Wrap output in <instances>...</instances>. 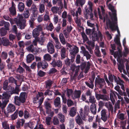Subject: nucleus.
<instances>
[{
    "mask_svg": "<svg viewBox=\"0 0 129 129\" xmlns=\"http://www.w3.org/2000/svg\"><path fill=\"white\" fill-rule=\"evenodd\" d=\"M15 106L11 104H9L7 108V110L8 113H12L15 110Z\"/></svg>",
    "mask_w": 129,
    "mask_h": 129,
    "instance_id": "a211bd4d",
    "label": "nucleus"
},
{
    "mask_svg": "<svg viewBox=\"0 0 129 129\" xmlns=\"http://www.w3.org/2000/svg\"><path fill=\"white\" fill-rule=\"evenodd\" d=\"M106 83L105 80L104 78H96L95 81V84L99 88H102Z\"/></svg>",
    "mask_w": 129,
    "mask_h": 129,
    "instance_id": "423d86ee",
    "label": "nucleus"
},
{
    "mask_svg": "<svg viewBox=\"0 0 129 129\" xmlns=\"http://www.w3.org/2000/svg\"><path fill=\"white\" fill-rule=\"evenodd\" d=\"M44 105L45 106L46 109V113L47 114H49V113L51 111V105L49 102L47 101L44 102Z\"/></svg>",
    "mask_w": 129,
    "mask_h": 129,
    "instance_id": "6ab92c4d",
    "label": "nucleus"
},
{
    "mask_svg": "<svg viewBox=\"0 0 129 129\" xmlns=\"http://www.w3.org/2000/svg\"><path fill=\"white\" fill-rule=\"evenodd\" d=\"M47 50L48 52L50 54L54 53L55 50L53 44L50 42H49L47 45Z\"/></svg>",
    "mask_w": 129,
    "mask_h": 129,
    "instance_id": "2eb2a0df",
    "label": "nucleus"
},
{
    "mask_svg": "<svg viewBox=\"0 0 129 129\" xmlns=\"http://www.w3.org/2000/svg\"><path fill=\"white\" fill-rule=\"evenodd\" d=\"M30 10L33 13H38V8L37 6L34 4H33L32 5Z\"/></svg>",
    "mask_w": 129,
    "mask_h": 129,
    "instance_id": "473e14b6",
    "label": "nucleus"
},
{
    "mask_svg": "<svg viewBox=\"0 0 129 129\" xmlns=\"http://www.w3.org/2000/svg\"><path fill=\"white\" fill-rule=\"evenodd\" d=\"M44 60L49 61L51 59V56L49 54L47 53L44 55Z\"/></svg>",
    "mask_w": 129,
    "mask_h": 129,
    "instance_id": "58836bf2",
    "label": "nucleus"
},
{
    "mask_svg": "<svg viewBox=\"0 0 129 129\" xmlns=\"http://www.w3.org/2000/svg\"><path fill=\"white\" fill-rule=\"evenodd\" d=\"M80 66H77L75 65H72L71 67V69L73 72H75V73L74 75V76L76 77L78 75V72L79 70Z\"/></svg>",
    "mask_w": 129,
    "mask_h": 129,
    "instance_id": "dca6fc26",
    "label": "nucleus"
},
{
    "mask_svg": "<svg viewBox=\"0 0 129 129\" xmlns=\"http://www.w3.org/2000/svg\"><path fill=\"white\" fill-rule=\"evenodd\" d=\"M30 116L29 112L26 110H25L24 111V117L25 119H27Z\"/></svg>",
    "mask_w": 129,
    "mask_h": 129,
    "instance_id": "3c124183",
    "label": "nucleus"
},
{
    "mask_svg": "<svg viewBox=\"0 0 129 129\" xmlns=\"http://www.w3.org/2000/svg\"><path fill=\"white\" fill-rule=\"evenodd\" d=\"M106 26L107 28L109 27L112 31L117 30L118 34L120 35V32L119 31L117 25H116L117 24V21H115L113 20L111 21L110 19H108L107 16Z\"/></svg>",
    "mask_w": 129,
    "mask_h": 129,
    "instance_id": "20e7f679",
    "label": "nucleus"
},
{
    "mask_svg": "<svg viewBox=\"0 0 129 129\" xmlns=\"http://www.w3.org/2000/svg\"><path fill=\"white\" fill-rule=\"evenodd\" d=\"M39 10L40 12L42 13L44 12L45 10V4H40L39 5Z\"/></svg>",
    "mask_w": 129,
    "mask_h": 129,
    "instance_id": "2f4dec72",
    "label": "nucleus"
},
{
    "mask_svg": "<svg viewBox=\"0 0 129 129\" xmlns=\"http://www.w3.org/2000/svg\"><path fill=\"white\" fill-rule=\"evenodd\" d=\"M92 40L94 41H95L99 40L97 32L95 31H92Z\"/></svg>",
    "mask_w": 129,
    "mask_h": 129,
    "instance_id": "5701e85b",
    "label": "nucleus"
},
{
    "mask_svg": "<svg viewBox=\"0 0 129 129\" xmlns=\"http://www.w3.org/2000/svg\"><path fill=\"white\" fill-rule=\"evenodd\" d=\"M85 2V0H76L75 5L77 7L80 6L81 7H82Z\"/></svg>",
    "mask_w": 129,
    "mask_h": 129,
    "instance_id": "393cba45",
    "label": "nucleus"
},
{
    "mask_svg": "<svg viewBox=\"0 0 129 129\" xmlns=\"http://www.w3.org/2000/svg\"><path fill=\"white\" fill-rule=\"evenodd\" d=\"M2 125L4 129H10L9 124L7 121H4L2 122Z\"/></svg>",
    "mask_w": 129,
    "mask_h": 129,
    "instance_id": "7c9ffc66",
    "label": "nucleus"
},
{
    "mask_svg": "<svg viewBox=\"0 0 129 129\" xmlns=\"http://www.w3.org/2000/svg\"><path fill=\"white\" fill-rule=\"evenodd\" d=\"M23 15L24 18H27L29 17L30 15V14L28 9H25V11H24Z\"/></svg>",
    "mask_w": 129,
    "mask_h": 129,
    "instance_id": "37998d69",
    "label": "nucleus"
},
{
    "mask_svg": "<svg viewBox=\"0 0 129 129\" xmlns=\"http://www.w3.org/2000/svg\"><path fill=\"white\" fill-rule=\"evenodd\" d=\"M18 8L20 12H23L25 8L24 4L22 2H19L18 5Z\"/></svg>",
    "mask_w": 129,
    "mask_h": 129,
    "instance_id": "c756f323",
    "label": "nucleus"
},
{
    "mask_svg": "<svg viewBox=\"0 0 129 129\" xmlns=\"http://www.w3.org/2000/svg\"><path fill=\"white\" fill-rule=\"evenodd\" d=\"M53 26L52 24V23H51L49 24V25L47 27V29L50 31H52V30L53 29Z\"/></svg>",
    "mask_w": 129,
    "mask_h": 129,
    "instance_id": "052dcab7",
    "label": "nucleus"
},
{
    "mask_svg": "<svg viewBox=\"0 0 129 129\" xmlns=\"http://www.w3.org/2000/svg\"><path fill=\"white\" fill-rule=\"evenodd\" d=\"M27 50L35 55H37L39 53V49L36 47H34L33 45L29 46L27 48Z\"/></svg>",
    "mask_w": 129,
    "mask_h": 129,
    "instance_id": "1a4fd4ad",
    "label": "nucleus"
},
{
    "mask_svg": "<svg viewBox=\"0 0 129 129\" xmlns=\"http://www.w3.org/2000/svg\"><path fill=\"white\" fill-rule=\"evenodd\" d=\"M8 80L9 83H14L16 84V80L12 77H9V78Z\"/></svg>",
    "mask_w": 129,
    "mask_h": 129,
    "instance_id": "864d4df0",
    "label": "nucleus"
},
{
    "mask_svg": "<svg viewBox=\"0 0 129 129\" xmlns=\"http://www.w3.org/2000/svg\"><path fill=\"white\" fill-rule=\"evenodd\" d=\"M24 71V69L21 66H19L18 68L17 69V72L21 74L23 73Z\"/></svg>",
    "mask_w": 129,
    "mask_h": 129,
    "instance_id": "69168bd1",
    "label": "nucleus"
},
{
    "mask_svg": "<svg viewBox=\"0 0 129 129\" xmlns=\"http://www.w3.org/2000/svg\"><path fill=\"white\" fill-rule=\"evenodd\" d=\"M120 101L118 100L117 102L115 103V111L117 109H118L120 108Z\"/></svg>",
    "mask_w": 129,
    "mask_h": 129,
    "instance_id": "6e6d98bb",
    "label": "nucleus"
},
{
    "mask_svg": "<svg viewBox=\"0 0 129 129\" xmlns=\"http://www.w3.org/2000/svg\"><path fill=\"white\" fill-rule=\"evenodd\" d=\"M92 9H90V8H88L86 10V13L85 14V16L86 19H87L89 15L92 13Z\"/></svg>",
    "mask_w": 129,
    "mask_h": 129,
    "instance_id": "e433bc0d",
    "label": "nucleus"
},
{
    "mask_svg": "<svg viewBox=\"0 0 129 129\" xmlns=\"http://www.w3.org/2000/svg\"><path fill=\"white\" fill-rule=\"evenodd\" d=\"M59 38L61 43L63 45H65L66 43V41L62 34H60Z\"/></svg>",
    "mask_w": 129,
    "mask_h": 129,
    "instance_id": "c85d7f7f",
    "label": "nucleus"
},
{
    "mask_svg": "<svg viewBox=\"0 0 129 129\" xmlns=\"http://www.w3.org/2000/svg\"><path fill=\"white\" fill-rule=\"evenodd\" d=\"M37 66L38 69L41 68L43 69H44L48 67V64L46 61L43 60L38 62L37 64Z\"/></svg>",
    "mask_w": 129,
    "mask_h": 129,
    "instance_id": "f8f14e48",
    "label": "nucleus"
},
{
    "mask_svg": "<svg viewBox=\"0 0 129 129\" xmlns=\"http://www.w3.org/2000/svg\"><path fill=\"white\" fill-rule=\"evenodd\" d=\"M42 30V29L41 27H38V28H35L33 31V36L38 41H39L38 37L40 34V31Z\"/></svg>",
    "mask_w": 129,
    "mask_h": 129,
    "instance_id": "9b49d317",
    "label": "nucleus"
},
{
    "mask_svg": "<svg viewBox=\"0 0 129 129\" xmlns=\"http://www.w3.org/2000/svg\"><path fill=\"white\" fill-rule=\"evenodd\" d=\"M90 111L92 113L95 114L96 112V106L95 104H93L90 106Z\"/></svg>",
    "mask_w": 129,
    "mask_h": 129,
    "instance_id": "cd10ccee",
    "label": "nucleus"
},
{
    "mask_svg": "<svg viewBox=\"0 0 129 129\" xmlns=\"http://www.w3.org/2000/svg\"><path fill=\"white\" fill-rule=\"evenodd\" d=\"M61 97L62 99V102L64 104H66L67 102V99L65 96V94L63 93L61 95Z\"/></svg>",
    "mask_w": 129,
    "mask_h": 129,
    "instance_id": "774afa93",
    "label": "nucleus"
},
{
    "mask_svg": "<svg viewBox=\"0 0 129 129\" xmlns=\"http://www.w3.org/2000/svg\"><path fill=\"white\" fill-rule=\"evenodd\" d=\"M118 35H117L116 37L115 38L114 41L115 43L119 47H120L121 46V45L120 43V41L118 38Z\"/></svg>",
    "mask_w": 129,
    "mask_h": 129,
    "instance_id": "79ce46f5",
    "label": "nucleus"
},
{
    "mask_svg": "<svg viewBox=\"0 0 129 129\" xmlns=\"http://www.w3.org/2000/svg\"><path fill=\"white\" fill-rule=\"evenodd\" d=\"M101 113V119L104 122H106L109 116V115L108 116L107 114L106 110L104 109H103Z\"/></svg>",
    "mask_w": 129,
    "mask_h": 129,
    "instance_id": "ddd939ff",
    "label": "nucleus"
},
{
    "mask_svg": "<svg viewBox=\"0 0 129 129\" xmlns=\"http://www.w3.org/2000/svg\"><path fill=\"white\" fill-rule=\"evenodd\" d=\"M54 103L55 106L59 108L61 106L60 99L59 97H57L54 101Z\"/></svg>",
    "mask_w": 129,
    "mask_h": 129,
    "instance_id": "4be33fe9",
    "label": "nucleus"
},
{
    "mask_svg": "<svg viewBox=\"0 0 129 129\" xmlns=\"http://www.w3.org/2000/svg\"><path fill=\"white\" fill-rule=\"evenodd\" d=\"M4 27H2L0 29V33L2 36H4L6 35L7 30Z\"/></svg>",
    "mask_w": 129,
    "mask_h": 129,
    "instance_id": "a19ab883",
    "label": "nucleus"
},
{
    "mask_svg": "<svg viewBox=\"0 0 129 129\" xmlns=\"http://www.w3.org/2000/svg\"><path fill=\"white\" fill-rule=\"evenodd\" d=\"M59 120L57 118L54 117L53 120V123L54 125H57L59 124Z\"/></svg>",
    "mask_w": 129,
    "mask_h": 129,
    "instance_id": "680f3d73",
    "label": "nucleus"
},
{
    "mask_svg": "<svg viewBox=\"0 0 129 129\" xmlns=\"http://www.w3.org/2000/svg\"><path fill=\"white\" fill-rule=\"evenodd\" d=\"M118 118L121 120H123L125 119L124 114L122 113H120L118 115Z\"/></svg>",
    "mask_w": 129,
    "mask_h": 129,
    "instance_id": "0e129e2a",
    "label": "nucleus"
},
{
    "mask_svg": "<svg viewBox=\"0 0 129 129\" xmlns=\"http://www.w3.org/2000/svg\"><path fill=\"white\" fill-rule=\"evenodd\" d=\"M57 71V70L54 68H53L50 70L48 73L50 75H52L54 74Z\"/></svg>",
    "mask_w": 129,
    "mask_h": 129,
    "instance_id": "a18cd8bd",
    "label": "nucleus"
},
{
    "mask_svg": "<svg viewBox=\"0 0 129 129\" xmlns=\"http://www.w3.org/2000/svg\"><path fill=\"white\" fill-rule=\"evenodd\" d=\"M67 104L68 107H70L74 105L73 102L71 100L68 99L67 101Z\"/></svg>",
    "mask_w": 129,
    "mask_h": 129,
    "instance_id": "bf43d9fd",
    "label": "nucleus"
},
{
    "mask_svg": "<svg viewBox=\"0 0 129 129\" xmlns=\"http://www.w3.org/2000/svg\"><path fill=\"white\" fill-rule=\"evenodd\" d=\"M84 56L86 57L87 60L90 59L91 55L89 53V52L86 50L84 47L82 46L81 47Z\"/></svg>",
    "mask_w": 129,
    "mask_h": 129,
    "instance_id": "aec40b11",
    "label": "nucleus"
},
{
    "mask_svg": "<svg viewBox=\"0 0 129 129\" xmlns=\"http://www.w3.org/2000/svg\"><path fill=\"white\" fill-rule=\"evenodd\" d=\"M3 45L5 46H9L10 47H13V44L10 42L9 40L5 38H0V45Z\"/></svg>",
    "mask_w": 129,
    "mask_h": 129,
    "instance_id": "6e6552de",
    "label": "nucleus"
},
{
    "mask_svg": "<svg viewBox=\"0 0 129 129\" xmlns=\"http://www.w3.org/2000/svg\"><path fill=\"white\" fill-rule=\"evenodd\" d=\"M81 35L83 39V42L84 43L88 40V38L84 32H82L81 33Z\"/></svg>",
    "mask_w": 129,
    "mask_h": 129,
    "instance_id": "ea45409f",
    "label": "nucleus"
},
{
    "mask_svg": "<svg viewBox=\"0 0 129 129\" xmlns=\"http://www.w3.org/2000/svg\"><path fill=\"white\" fill-rule=\"evenodd\" d=\"M50 63L54 67L57 66L58 67L61 68L62 66V62L59 59H57L55 61H52Z\"/></svg>",
    "mask_w": 129,
    "mask_h": 129,
    "instance_id": "4468645a",
    "label": "nucleus"
},
{
    "mask_svg": "<svg viewBox=\"0 0 129 129\" xmlns=\"http://www.w3.org/2000/svg\"><path fill=\"white\" fill-rule=\"evenodd\" d=\"M70 51L71 55H73V56H75L76 54L79 51V48L77 46H75L71 48Z\"/></svg>",
    "mask_w": 129,
    "mask_h": 129,
    "instance_id": "f3484780",
    "label": "nucleus"
},
{
    "mask_svg": "<svg viewBox=\"0 0 129 129\" xmlns=\"http://www.w3.org/2000/svg\"><path fill=\"white\" fill-rule=\"evenodd\" d=\"M62 48L61 49L60 54L61 59H63L65 58L66 57V51L64 47L62 46Z\"/></svg>",
    "mask_w": 129,
    "mask_h": 129,
    "instance_id": "bb28decb",
    "label": "nucleus"
},
{
    "mask_svg": "<svg viewBox=\"0 0 129 129\" xmlns=\"http://www.w3.org/2000/svg\"><path fill=\"white\" fill-rule=\"evenodd\" d=\"M27 98V94L26 92H22L20 94L19 96H16L14 97V103L17 106H20L21 104L24 103Z\"/></svg>",
    "mask_w": 129,
    "mask_h": 129,
    "instance_id": "7ed1b4c3",
    "label": "nucleus"
},
{
    "mask_svg": "<svg viewBox=\"0 0 129 129\" xmlns=\"http://www.w3.org/2000/svg\"><path fill=\"white\" fill-rule=\"evenodd\" d=\"M9 10L10 12V16H14L16 15V5L13 1L12 2L11 6L9 8Z\"/></svg>",
    "mask_w": 129,
    "mask_h": 129,
    "instance_id": "9d476101",
    "label": "nucleus"
},
{
    "mask_svg": "<svg viewBox=\"0 0 129 129\" xmlns=\"http://www.w3.org/2000/svg\"><path fill=\"white\" fill-rule=\"evenodd\" d=\"M34 59V57L31 54H28L26 57V62L27 63H29Z\"/></svg>",
    "mask_w": 129,
    "mask_h": 129,
    "instance_id": "b1692460",
    "label": "nucleus"
},
{
    "mask_svg": "<svg viewBox=\"0 0 129 129\" xmlns=\"http://www.w3.org/2000/svg\"><path fill=\"white\" fill-rule=\"evenodd\" d=\"M73 91L72 89H68L67 90V95L69 98H70V96L71 95L72 97V95H73Z\"/></svg>",
    "mask_w": 129,
    "mask_h": 129,
    "instance_id": "49530a36",
    "label": "nucleus"
},
{
    "mask_svg": "<svg viewBox=\"0 0 129 129\" xmlns=\"http://www.w3.org/2000/svg\"><path fill=\"white\" fill-rule=\"evenodd\" d=\"M75 121L76 123L79 125H81L82 123V120L79 115H77L75 118Z\"/></svg>",
    "mask_w": 129,
    "mask_h": 129,
    "instance_id": "72a5a7b5",
    "label": "nucleus"
},
{
    "mask_svg": "<svg viewBox=\"0 0 129 129\" xmlns=\"http://www.w3.org/2000/svg\"><path fill=\"white\" fill-rule=\"evenodd\" d=\"M64 62L66 64L67 66H70V64L72 63L70 60L68 58L65 60Z\"/></svg>",
    "mask_w": 129,
    "mask_h": 129,
    "instance_id": "4d7b16f0",
    "label": "nucleus"
},
{
    "mask_svg": "<svg viewBox=\"0 0 129 129\" xmlns=\"http://www.w3.org/2000/svg\"><path fill=\"white\" fill-rule=\"evenodd\" d=\"M8 56L7 53L5 52H2L1 57L3 59H7Z\"/></svg>",
    "mask_w": 129,
    "mask_h": 129,
    "instance_id": "13d9d810",
    "label": "nucleus"
},
{
    "mask_svg": "<svg viewBox=\"0 0 129 129\" xmlns=\"http://www.w3.org/2000/svg\"><path fill=\"white\" fill-rule=\"evenodd\" d=\"M25 122V120L23 119H18L15 125L12 124L10 125L9 126L10 129H15V127L17 129H21V127L23 126Z\"/></svg>",
    "mask_w": 129,
    "mask_h": 129,
    "instance_id": "39448f33",
    "label": "nucleus"
},
{
    "mask_svg": "<svg viewBox=\"0 0 129 129\" xmlns=\"http://www.w3.org/2000/svg\"><path fill=\"white\" fill-rule=\"evenodd\" d=\"M109 9L111 10L112 12V15L109 14L111 16V19L114 21H117V17L116 11V10L114 9V7L112 6L111 4H109L108 6Z\"/></svg>",
    "mask_w": 129,
    "mask_h": 129,
    "instance_id": "0eeeda50",
    "label": "nucleus"
},
{
    "mask_svg": "<svg viewBox=\"0 0 129 129\" xmlns=\"http://www.w3.org/2000/svg\"><path fill=\"white\" fill-rule=\"evenodd\" d=\"M37 74L40 77H42L45 75L46 73L42 70H40L38 72Z\"/></svg>",
    "mask_w": 129,
    "mask_h": 129,
    "instance_id": "8fccbe9b",
    "label": "nucleus"
},
{
    "mask_svg": "<svg viewBox=\"0 0 129 129\" xmlns=\"http://www.w3.org/2000/svg\"><path fill=\"white\" fill-rule=\"evenodd\" d=\"M51 119L50 117H48L46 118V124L48 125H50V121Z\"/></svg>",
    "mask_w": 129,
    "mask_h": 129,
    "instance_id": "338daca9",
    "label": "nucleus"
},
{
    "mask_svg": "<svg viewBox=\"0 0 129 129\" xmlns=\"http://www.w3.org/2000/svg\"><path fill=\"white\" fill-rule=\"evenodd\" d=\"M18 110H16L14 114L12 115V117L13 119H15L17 118L18 117Z\"/></svg>",
    "mask_w": 129,
    "mask_h": 129,
    "instance_id": "e2e57ef3",
    "label": "nucleus"
},
{
    "mask_svg": "<svg viewBox=\"0 0 129 129\" xmlns=\"http://www.w3.org/2000/svg\"><path fill=\"white\" fill-rule=\"evenodd\" d=\"M58 116L60 122L62 123L64 122L65 121V117L64 116L62 115V113H60L58 114Z\"/></svg>",
    "mask_w": 129,
    "mask_h": 129,
    "instance_id": "4c0bfd02",
    "label": "nucleus"
},
{
    "mask_svg": "<svg viewBox=\"0 0 129 129\" xmlns=\"http://www.w3.org/2000/svg\"><path fill=\"white\" fill-rule=\"evenodd\" d=\"M76 112V110L75 108L73 107L71 108L70 110V115L71 116L74 117L75 115Z\"/></svg>",
    "mask_w": 129,
    "mask_h": 129,
    "instance_id": "c9c22d12",
    "label": "nucleus"
},
{
    "mask_svg": "<svg viewBox=\"0 0 129 129\" xmlns=\"http://www.w3.org/2000/svg\"><path fill=\"white\" fill-rule=\"evenodd\" d=\"M101 99L104 101H108L109 100L108 96L105 94H101Z\"/></svg>",
    "mask_w": 129,
    "mask_h": 129,
    "instance_id": "5fc2aeb1",
    "label": "nucleus"
},
{
    "mask_svg": "<svg viewBox=\"0 0 129 129\" xmlns=\"http://www.w3.org/2000/svg\"><path fill=\"white\" fill-rule=\"evenodd\" d=\"M91 64L90 62L89 61H88L87 63L86 67L84 72L85 73H87L89 70L90 66Z\"/></svg>",
    "mask_w": 129,
    "mask_h": 129,
    "instance_id": "603ef678",
    "label": "nucleus"
},
{
    "mask_svg": "<svg viewBox=\"0 0 129 129\" xmlns=\"http://www.w3.org/2000/svg\"><path fill=\"white\" fill-rule=\"evenodd\" d=\"M81 94V92L80 90H75L74 93V96L73 95H72V97L73 100H75L76 99H79Z\"/></svg>",
    "mask_w": 129,
    "mask_h": 129,
    "instance_id": "412c9836",
    "label": "nucleus"
},
{
    "mask_svg": "<svg viewBox=\"0 0 129 129\" xmlns=\"http://www.w3.org/2000/svg\"><path fill=\"white\" fill-rule=\"evenodd\" d=\"M54 92L52 91H51L49 89H48L45 92L44 94L45 95H48L49 96H52L53 94V92Z\"/></svg>",
    "mask_w": 129,
    "mask_h": 129,
    "instance_id": "09e8293b",
    "label": "nucleus"
},
{
    "mask_svg": "<svg viewBox=\"0 0 129 129\" xmlns=\"http://www.w3.org/2000/svg\"><path fill=\"white\" fill-rule=\"evenodd\" d=\"M10 23L11 24L16 23L18 28L23 29L26 26V20L21 15H19L16 17L11 19Z\"/></svg>",
    "mask_w": 129,
    "mask_h": 129,
    "instance_id": "f03ea898",
    "label": "nucleus"
},
{
    "mask_svg": "<svg viewBox=\"0 0 129 129\" xmlns=\"http://www.w3.org/2000/svg\"><path fill=\"white\" fill-rule=\"evenodd\" d=\"M53 83V81L50 79H49L46 81H45L46 88L50 89Z\"/></svg>",
    "mask_w": 129,
    "mask_h": 129,
    "instance_id": "a878e982",
    "label": "nucleus"
},
{
    "mask_svg": "<svg viewBox=\"0 0 129 129\" xmlns=\"http://www.w3.org/2000/svg\"><path fill=\"white\" fill-rule=\"evenodd\" d=\"M89 102L91 103V104H95V103L96 102V100L94 96L92 95L89 97Z\"/></svg>",
    "mask_w": 129,
    "mask_h": 129,
    "instance_id": "c03bdc74",
    "label": "nucleus"
},
{
    "mask_svg": "<svg viewBox=\"0 0 129 129\" xmlns=\"http://www.w3.org/2000/svg\"><path fill=\"white\" fill-rule=\"evenodd\" d=\"M8 81L6 80L3 83V88L7 91V92H4L2 95H0V107L3 109L7 105L9 101L11 96L13 94H18L19 91L18 87L16 86L14 88L11 86H8Z\"/></svg>",
    "mask_w": 129,
    "mask_h": 129,
    "instance_id": "f257e3e1",
    "label": "nucleus"
},
{
    "mask_svg": "<svg viewBox=\"0 0 129 129\" xmlns=\"http://www.w3.org/2000/svg\"><path fill=\"white\" fill-rule=\"evenodd\" d=\"M94 53L96 56L100 57L101 56V52L99 48H96L95 50Z\"/></svg>",
    "mask_w": 129,
    "mask_h": 129,
    "instance_id": "de8ad7c7",
    "label": "nucleus"
},
{
    "mask_svg": "<svg viewBox=\"0 0 129 129\" xmlns=\"http://www.w3.org/2000/svg\"><path fill=\"white\" fill-rule=\"evenodd\" d=\"M108 79L109 81L110 82V84H111L113 85V84L112 83L114 82V76H115L113 74H112L109 73L108 74Z\"/></svg>",
    "mask_w": 129,
    "mask_h": 129,
    "instance_id": "f704fd0d",
    "label": "nucleus"
}]
</instances>
